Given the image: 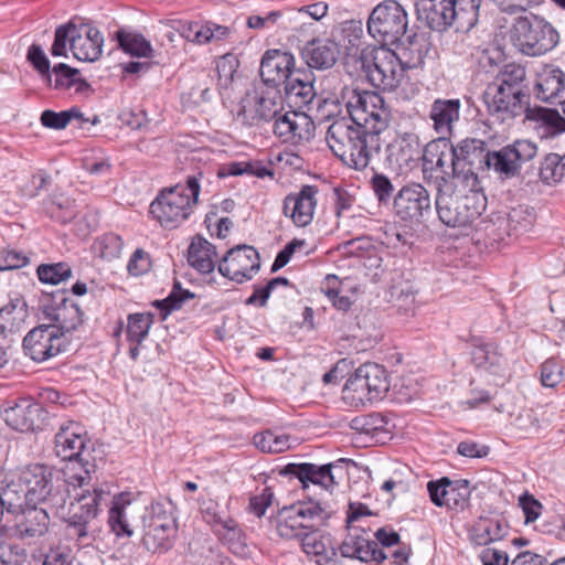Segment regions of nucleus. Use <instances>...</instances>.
Masks as SVG:
<instances>
[{
  "label": "nucleus",
  "instance_id": "nucleus-1",
  "mask_svg": "<svg viewBox=\"0 0 565 565\" xmlns=\"http://www.w3.org/2000/svg\"><path fill=\"white\" fill-rule=\"evenodd\" d=\"M326 140L331 151L343 163L355 170H364L370 163L372 153L380 151L385 139L375 131L342 117L329 126Z\"/></svg>",
  "mask_w": 565,
  "mask_h": 565
},
{
  "label": "nucleus",
  "instance_id": "nucleus-2",
  "mask_svg": "<svg viewBox=\"0 0 565 565\" xmlns=\"http://www.w3.org/2000/svg\"><path fill=\"white\" fill-rule=\"evenodd\" d=\"M530 96L524 90L513 88L489 86L484 93V102L489 113L498 120L504 122L512 120L523 114L530 120L542 121L546 125L550 134L555 135L565 130V120L557 111L546 108L531 109L529 106Z\"/></svg>",
  "mask_w": 565,
  "mask_h": 565
},
{
  "label": "nucleus",
  "instance_id": "nucleus-3",
  "mask_svg": "<svg viewBox=\"0 0 565 565\" xmlns=\"http://www.w3.org/2000/svg\"><path fill=\"white\" fill-rule=\"evenodd\" d=\"M11 493H20L26 505L49 504L52 509L64 508L66 495L54 480V471L43 463H31L20 469L15 482L9 484Z\"/></svg>",
  "mask_w": 565,
  "mask_h": 565
},
{
  "label": "nucleus",
  "instance_id": "nucleus-4",
  "mask_svg": "<svg viewBox=\"0 0 565 565\" xmlns=\"http://www.w3.org/2000/svg\"><path fill=\"white\" fill-rule=\"evenodd\" d=\"M74 490L77 487H73ZM79 492L74 494V501L70 507V515L66 520V534L75 540L78 545H89L94 540L93 521L100 511V507L106 501L109 492L102 486L89 482L88 486L78 487Z\"/></svg>",
  "mask_w": 565,
  "mask_h": 565
},
{
  "label": "nucleus",
  "instance_id": "nucleus-5",
  "mask_svg": "<svg viewBox=\"0 0 565 565\" xmlns=\"http://www.w3.org/2000/svg\"><path fill=\"white\" fill-rule=\"evenodd\" d=\"M201 177V172L198 175H190L185 185L177 184L162 190L150 204V214L153 218L169 228H174L186 220L192 206L198 203Z\"/></svg>",
  "mask_w": 565,
  "mask_h": 565
},
{
  "label": "nucleus",
  "instance_id": "nucleus-6",
  "mask_svg": "<svg viewBox=\"0 0 565 565\" xmlns=\"http://www.w3.org/2000/svg\"><path fill=\"white\" fill-rule=\"evenodd\" d=\"M54 451L62 460L76 461L83 469L79 473H67L64 483L81 488L89 484L96 465L90 461L86 435L78 423L67 422L60 426L55 435Z\"/></svg>",
  "mask_w": 565,
  "mask_h": 565
},
{
  "label": "nucleus",
  "instance_id": "nucleus-7",
  "mask_svg": "<svg viewBox=\"0 0 565 565\" xmlns=\"http://www.w3.org/2000/svg\"><path fill=\"white\" fill-rule=\"evenodd\" d=\"M343 100L349 119L382 137L387 129L391 113L379 93L347 88L343 92Z\"/></svg>",
  "mask_w": 565,
  "mask_h": 565
},
{
  "label": "nucleus",
  "instance_id": "nucleus-8",
  "mask_svg": "<svg viewBox=\"0 0 565 565\" xmlns=\"http://www.w3.org/2000/svg\"><path fill=\"white\" fill-rule=\"evenodd\" d=\"M362 68L370 83L382 90L393 92L404 76L405 50L402 55L382 45L362 55Z\"/></svg>",
  "mask_w": 565,
  "mask_h": 565
},
{
  "label": "nucleus",
  "instance_id": "nucleus-9",
  "mask_svg": "<svg viewBox=\"0 0 565 565\" xmlns=\"http://www.w3.org/2000/svg\"><path fill=\"white\" fill-rule=\"evenodd\" d=\"M512 39L519 50L529 56H541L558 43L556 29L537 15L519 17L512 29Z\"/></svg>",
  "mask_w": 565,
  "mask_h": 565
},
{
  "label": "nucleus",
  "instance_id": "nucleus-10",
  "mask_svg": "<svg viewBox=\"0 0 565 565\" xmlns=\"http://www.w3.org/2000/svg\"><path fill=\"white\" fill-rule=\"evenodd\" d=\"M388 390L386 371L376 363L360 365L344 385V399L352 406H364L380 399Z\"/></svg>",
  "mask_w": 565,
  "mask_h": 565
},
{
  "label": "nucleus",
  "instance_id": "nucleus-11",
  "mask_svg": "<svg viewBox=\"0 0 565 565\" xmlns=\"http://www.w3.org/2000/svg\"><path fill=\"white\" fill-rule=\"evenodd\" d=\"M326 519L327 512L320 503L299 502L282 508L275 520V525L279 536L300 540L307 531L319 530Z\"/></svg>",
  "mask_w": 565,
  "mask_h": 565
},
{
  "label": "nucleus",
  "instance_id": "nucleus-12",
  "mask_svg": "<svg viewBox=\"0 0 565 565\" xmlns=\"http://www.w3.org/2000/svg\"><path fill=\"white\" fill-rule=\"evenodd\" d=\"M450 188L444 184L436 190L435 206L439 220L448 227H462L471 224L486 210L487 199L480 195L462 200L451 194Z\"/></svg>",
  "mask_w": 565,
  "mask_h": 565
},
{
  "label": "nucleus",
  "instance_id": "nucleus-13",
  "mask_svg": "<svg viewBox=\"0 0 565 565\" xmlns=\"http://www.w3.org/2000/svg\"><path fill=\"white\" fill-rule=\"evenodd\" d=\"M284 110L281 90L257 84L253 93L242 100L237 119L245 126L255 127L269 122Z\"/></svg>",
  "mask_w": 565,
  "mask_h": 565
},
{
  "label": "nucleus",
  "instance_id": "nucleus-14",
  "mask_svg": "<svg viewBox=\"0 0 565 565\" xmlns=\"http://www.w3.org/2000/svg\"><path fill=\"white\" fill-rule=\"evenodd\" d=\"M408 25L405 9L395 0L377 4L367 20V31L382 45L396 44L406 33Z\"/></svg>",
  "mask_w": 565,
  "mask_h": 565
},
{
  "label": "nucleus",
  "instance_id": "nucleus-15",
  "mask_svg": "<svg viewBox=\"0 0 565 565\" xmlns=\"http://www.w3.org/2000/svg\"><path fill=\"white\" fill-rule=\"evenodd\" d=\"M45 318L52 321L50 327L57 330L62 338L83 323V312L78 305L66 297V292L57 291L43 303Z\"/></svg>",
  "mask_w": 565,
  "mask_h": 565
},
{
  "label": "nucleus",
  "instance_id": "nucleus-16",
  "mask_svg": "<svg viewBox=\"0 0 565 565\" xmlns=\"http://www.w3.org/2000/svg\"><path fill=\"white\" fill-rule=\"evenodd\" d=\"M259 268V254L248 245H238L230 249L218 265L220 274L237 284L250 280Z\"/></svg>",
  "mask_w": 565,
  "mask_h": 565
},
{
  "label": "nucleus",
  "instance_id": "nucleus-17",
  "mask_svg": "<svg viewBox=\"0 0 565 565\" xmlns=\"http://www.w3.org/2000/svg\"><path fill=\"white\" fill-rule=\"evenodd\" d=\"M64 345L65 341L57 334V330L46 324L33 328L23 339L25 355L35 362H43L57 355Z\"/></svg>",
  "mask_w": 565,
  "mask_h": 565
},
{
  "label": "nucleus",
  "instance_id": "nucleus-18",
  "mask_svg": "<svg viewBox=\"0 0 565 565\" xmlns=\"http://www.w3.org/2000/svg\"><path fill=\"white\" fill-rule=\"evenodd\" d=\"M428 191L418 183L403 186L394 199V210L404 221L420 222L430 212Z\"/></svg>",
  "mask_w": 565,
  "mask_h": 565
},
{
  "label": "nucleus",
  "instance_id": "nucleus-19",
  "mask_svg": "<svg viewBox=\"0 0 565 565\" xmlns=\"http://www.w3.org/2000/svg\"><path fill=\"white\" fill-rule=\"evenodd\" d=\"M295 56L287 51L268 50L260 61V83L268 88L280 89L294 73Z\"/></svg>",
  "mask_w": 565,
  "mask_h": 565
},
{
  "label": "nucleus",
  "instance_id": "nucleus-20",
  "mask_svg": "<svg viewBox=\"0 0 565 565\" xmlns=\"http://www.w3.org/2000/svg\"><path fill=\"white\" fill-rule=\"evenodd\" d=\"M456 153L454 146L447 139L430 143L424 153L425 170L430 169L433 183L436 190L441 184V178L447 181L457 171Z\"/></svg>",
  "mask_w": 565,
  "mask_h": 565
},
{
  "label": "nucleus",
  "instance_id": "nucleus-21",
  "mask_svg": "<svg viewBox=\"0 0 565 565\" xmlns=\"http://www.w3.org/2000/svg\"><path fill=\"white\" fill-rule=\"evenodd\" d=\"M2 417L12 429L26 433L41 428L46 412L40 403L22 398L14 405L4 408Z\"/></svg>",
  "mask_w": 565,
  "mask_h": 565
},
{
  "label": "nucleus",
  "instance_id": "nucleus-22",
  "mask_svg": "<svg viewBox=\"0 0 565 565\" xmlns=\"http://www.w3.org/2000/svg\"><path fill=\"white\" fill-rule=\"evenodd\" d=\"M71 51L75 58L84 62H95L103 53L104 36L102 32L88 24L72 22Z\"/></svg>",
  "mask_w": 565,
  "mask_h": 565
},
{
  "label": "nucleus",
  "instance_id": "nucleus-23",
  "mask_svg": "<svg viewBox=\"0 0 565 565\" xmlns=\"http://www.w3.org/2000/svg\"><path fill=\"white\" fill-rule=\"evenodd\" d=\"M273 120L274 134L284 142L298 143L311 137L313 122L302 113L281 111Z\"/></svg>",
  "mask_w": 565,
  "mask_h": 565
},
{
  "label": "nucleus",
  "instance_id": "nucleus-24",
  "mask_svg": "<svg viewBox=\"0 0 565 565\" xmlns=\"http://www.w3.org/2000/svg\"><path fill=\"white\" fill-rule=\"evenodd\" d=\"M318 189L313 185H303L298 193H290L284 200L282 212L290 217L296 226L305 227L313 218L317 205Z\"/></svg>",
  "mask_w": 565,
  "mask_h": 565
},
{
  "label": "nucleus",
  "instance_id": "nucleus-25",
  "mask_svg": "<svg viewBox=\"0 0 565 565\" xmlns=\"http://www.w3.org/2000/svg\"><path fill=\"white\" fill-rule=\"evenodd\" d=\"M420 153L419 138L415 132H398L385 147V162L391 168L402 169Z\"/></svg>",
  "mask_w": 565,
  "mask_h": 565
},
{
  "label": "nucleus",
  "instance_id": "nucleus-26",
  "mask_svg": "<svg viewBox=\"0 0 565 565\" xmlns=\"http://www.w3.org/2000/svg\"><path fill=\"white\" fill-rule=\"evenodd\" d=\"M535 96L544 103L559 104L562 109L565 103V73L553 66H545L536 76L534 85Z\"/></svg>",
  "mask_w": 565,
  "mask_h": 565
},
{
  "label": "nucleus",
  "instance_id": "nucleus-27",
  "mask_svg": "<svg viewBox=\"0 0 565 565\" xmlns=\"http://www.w3.org/2000/svg\"><path fill=\"white\" fill-rule=\"evenodd\" d=\"M315 82L316 76L310 68L297 67L284 85L285 94L297 106H307L317 95Z\"/></svg>",
  "mask_w": 565,
  "mask_h": 565
},
{
  "label": "nucleus",
  "instance_id": "nucleus-28",
  "mask_svg": "<svg viewBox=\"0 0 565 565\" xmlns=\"http://www.w3.org/2000/svg\"><path fill=\"white\" fill-rule=\"evenodd\" d=\"M415 7L418 19L425 21L431 30L443 31L455 26L450 0H416Z\"/></svg>",
  "mask_w": 565,
  "mask_h": 565
},
{
  "label": "nucleus",
  "instance_id": "nucleus-29",
  "mask_svg": "<svg viewBox=\"0 0 565 565\" xmlns=\"http://www.w3.org/2000/svg\"><path fill=\"white\" fill-rule=\"evenodd\" d=\"M461 103L459 99L437 98L433 102L429 110V118L433 121L434 130L441 139H447L454 130V125L460 118Z\"/></svg>",
  "mask_w": 565,
  "mask_h": 565
},
{
  "label": "nucleus",
  "instance_id": "nucleus-30",
  "mask_svg": "<svg viewBox=\"0 0 565 565\" xmlns=\"http://www.w3.org/2000/svg\"><path fill=\"white\" fill-rule=\"evenodd\" d=\"M339 46L331 40H312L301 50V57L308 68H331L339 56Z\"/></svg>",
  "mask_w": 565,
  "mask_h": 565
},
{
  "label": "nucleus",
  "instance_id": "nucleus-31",
  "mask_svg": "<svg viewBox=\"0 0 565 565\" xmlns=\"http://www.w3.org/2000/svg\"><path fill=\"white\" fill-rule=\"evenodd\" d=\"M288 469L290 473L299 479L303 489H308L311 483L320 487L322 490H329L335 483L331 472V463L322 466L313 463L290 465Z\"/></svg>",
  "mask_w": 565,
  "mask_h": 565
},
{
  "label": "nucleus",
  "instance_id": "nucleus-32",
  "mask_svg": "<svg viewBox=\"0 0 565 565\" xmlns=\"http://www.w3.org/2000/svg\"><path fill=\"white\" fill-rule=\"evenodd\" d=\"M189 562L192 565H231L215 544L207 536L200 535L189 543Z\"/></svg>",
  "mask_w": 565,
  "mask_h": 565
},
{
  "label": "nucleus",
  "instance_id": "nucleus-33",
  "mask_svg": "<svg viewBox=\"0 0 565 565\" xmlns=\"http://www.w3.org/2000/svg\"><path fill=\"white\" fill-rule=\"evenodd\" d=\"M444 184L450 188L449 192L451 194L462 198V200H468L471 196L477 195H480L482 199H487L482 192L477 173L470 169V167L468 169H457L448 181L441 178L439 189H443Z\"/></svg>",
  "mask_w": 565,
  "mask_h": 565
},
{
  "label": "nucleus",
  "instance_id": "nucleus-34",
  "mask_svg": "<svg viewBox=\"0 0 565 565\" xmlns=\"http://www.w3.org/2000/svg\"><path fill=\"white\" fill-rule=\"evenodd\" d=\"M231 33L232 31L228 26L214 22L190 23L182 29V36L199 45L225 41Z\"/></svg>",
  "mask_w": 565,
  "mask_h": 565
},
{
  "label": "nucleus",
  "instance_id": "nucleus-35",
  "mask_svg": "<svg viewBox=\"0 0 565 565\" xmlns=\"http://www.w3.org/2000/svg\"><path fill=\"white\" fill-rule=\"evenodd\" d=\"M28 306L23 298L15 297L0 308V333L4 337L19 332L28 319Z\"/></svg>",
  "mask_w": 565,
  "mask_h": 565
},
{
  "label": "nucleus",
  "instance_id": "nucleus-36",
  "mask_svg": "<svg viewBox=\"0 0 565 565\" xmlns=\"http://www.w3.org/2000/svg\"><path fill=\"white\" fill-rule=\"evenodd\" d=\"M472 362L478 369L493 375H505L507 361L495 344L476 345L472 350Z\"/></svg>",
  "mask_w": 565,
  "mask_h": 565
},
{
  "label": "nucleus",
  "instance_id": "nucleus-37",
  "mask_svg": "<svg viewBox=\"0 0 565 565\" xmlns=\"http://www.w3.org/2000/svg\"><path fill=\"white\" fill-rule=\"evenodd\" d=\"M142 545L151 553H166L174 544L178 526H142Z\"/></svg>",
  "mask_w": 565,
  "mask_h": 565
},
{
  "label": "nucleus",
  "instance_id": "nucleus-38",
  "mask_svg": "<svg viewBox=\"0 0 565 565\" xmlns=\"http://www.w3.org/2000/svg\"><path fill=\"white\" fill-rule=\"evenodd\" d=\"M216 249L205 238L198 236L194 238L188 250L189 264L202 274H209L215 267Z\"/></svg>",
  "mask_w": 565,
  "mask_h": 565
},
{
  "label": "nucleus",
  "instance_id": "nucleus-39",
  "mask_svg": "<svg viewBox=\"0 0 565 565\" xmlns=\"http://www.w3.org/2000/svg\"><path fill=\"white\" fill-rule=\"evenodd\" d=\"M49 525L50 516L46 509L29 505L17 527L22 537H40L47 532Z\"/></svg>",
  "mask_w": 565,
  "mask_h": 565
},
{
  "label": "nucleus",
  "instance_id": "nucleus-40",
  "mask_svg": "<svg viewBox=\"0 0 565 565\" xmlns=\"http://www.w3.org/2000/svg\"><path fill=\"white\" fill-rule=\"evenodd\" d=\"M136 511L130 501L125 500L124 494H119L113 501L109 510L108 523L117 536H131L134 531L129 521V514Z\"/></svg>",
  "mask_w": 565,
  "mask_h": 565
},
{
  "label": "nucleus",
  "instance_id": "nucleus-41",
  "mask_svg": "<svg viewBox=\"0 0 565 565\" xmlns=\"http://www.w3.org/2000/svg\"><path fill=\"white\" fill-rule=\"evenodd\" d=\"M456 163L458 169H472L476 163H484L487 153L484 143L477 139H465L454 146Z\"/></svg>",
  "mask_w": 565,
  "mask_h": 565
},
{
  "label": "nucleus",
  "instance_id": "nucleus-42",
  "mask_svg": "<svg viewBox=\"0 0 565 565\" xmlns=\"http://www.w3.org/2000/svg\"><path fill=\"white\" fill-rule=\"evenodd\" d=\"M220 527L215 534L228 547V550L236 555H245L247 553V544L245 534L239 527L238 523L232 518L226 520H216Z\"/></svg>",
  "mask_w": 565,
  "mask_h": 565
},
{
  "label": "nucleus",
  "instance_id": "nucleus-43",
  "mask_svg": "<svg viewBox=\"0 0 565 565\" xmlns=\"http://www.w3.org/2000/svg\"><path fill=\"white\" fill-rule=\"evenodd\" d=\"M481 2L482 0H450L454 7L451 17L455 18L457 31H469L477 24Z\"/></svg>",
  "mask_w": 565,
  "mask_h": 565
},
{
  "label": "nucleus",
  "instance_id": "nucleus-44",
  "mask_svg": "<svg viewBox=\"0 0 565 565\" xmlns=\"http://www.w3.org/2000/svg\"><path fill=\"white\" fill-rule=\"evenodd\" d=\"M565 178V153L563 156L550 152L543 157L539 168V179L542 183L553 186Z\"/></svg>",
  "mask_w": 565,
  "mask_h": 565
},
{
  "label": "nucleus",
  "instance_id": "nucleus-45",
  "mask_svg": "<svg viewBox=\"0 0 565 565\" xmlns=\"http://www.w3.org/2000/svg\"><path fill=\"white\" fill-rule=\"evenodd\" d=\"M292 15L296 13H289L288 9L270 11L264 15H250L247 19V25L250 29L264 30L277 28L280 30H291V20H295Z\"/></svg>",
  "mask_w": 565,
  "mask_h": 565
},
{
  "label": "nucleus",
  "instance_id": "nucleus-46",
  "mask_svg": "<svg viewBox=\"0 0 565 565\" xmlns=\"http://www.w3.org/2000/svg\"><path fill=\"white\" fill-rule=\"evenodd\" d=\"M178 526L172 513L171 502H151L145 508L142 515V526Z\"/></svg>",
  "mask_w": 565,
  "mask_h": 565
},
{
  "label": "nucleus",
  "instance_id": "nucleus-47",
  "mask_svg": "<svg viewBox=\"0 0 565 565\" xmlns=\"http://www.w3.org/2000/svg\"><path fill=\"white\" fill-rule=\"evenodd\" d=\"M301 546L306 554L319 557L317 563L328 565L332 557L328 556L329 537L318 533V530L307 531L301 537Z\"/></svg>",
  "mask_w": 565,
  "mask_h": 565
},
{
  "label": "nucleus",
  "instance_id": "nucleus-48",
  "mask_svg": "<svg viewBox=\"0 0 565 565\" xmlns=\"http://www.w3.org/2000/svg\"><path fill=\"white\" fill-rule=\"evenodd\" d=\"M253 441L259 450L268 454H280L291 448L289 435L273 430L255 434Z\"/></svg>",
  "mask_w": 565,
  "mask_h": 565
},
{
  "label": "nucleus",
  "instance_id": "nucleus-49",
  "mask_svg": "<svg viewBox=\"0 0 565 565\" xmlns=\"http://www.w3.org/2000/svg\"><path fill=\"white\" fill-rule=\"evenodd\" d=\"M507 525L499 520H484L473 527L472 540L477 545H488L504 537Z\"/></svg>",
  "mask_w": 565,
  "mask_h": 565
},
{
  "label": "nucleus",
  "instance_id": "nucleus-50",
  "mask_svg": "<svg viewBox=\"0 0 565 565\" xmlns=\"http://www.w3.org/2000/svg\"><path fill=\"white\" fill-rule=\"evenodd\" d=\"M152 312L131 313L128 316L127 338L131 343L140 344L153 323Z\"/></svg>",
  "mask_w": 565,
  "mask_h": 565
},
{
  "label": "nucleus",
  "instance_id": "nucleus-51",
  "mask_svg": "<svg viewBox=\"0 0 565 565\" xmlns=\"http://www.w3.org/2000/svg\"><path fill=\"white\" fill-rule=\"evenodd\" d=\"M40 119L44 127L55 130L64 129L73 119L87 121L83 113L76 107L60 113L47 109L41 114Z\"/></svg>",
  "mask_w": 565,
  "mask_h": 565
},
{
  "label": "nucleus",
  "instance_id": "nucleus-52",
  "mask_svg": "<svg viewBox=\"0 0 565 565\" xmlns=\"http://www.w3.org/2000/svg\"><path fill=\"white\" fill-rule=\"evenodd\" d=\"M119 46L134 56L147 57L150 56L152 47L150 43L140 34L127 33L118 31L116 33Z\"/></svg>",
  "mask_w": 565,
  "mask_h": 565
},
{
  "label": "nucleus",
  "instance_id": "nucleus-53",
  "mask_svg": "<svg viewBox=\"0 0 565 565\" xmlns=\"http://www.w3.org/2000/svg\"><path fill=\"white\" fill-rule=\"evenodd\" d=\"M341 250L344 255L363 259L364 264H380L381 262L375 248L370 241L364 238H356L344 243L341 246Z\"/></svg>",
  "mask_w": 565,
  "mask_h": 565
},
{
  "label": "nucleus",
  "instance_id": "nucleus-54",
  "mask_svg": "<svg viewBox=\"0 0 565 565\" xmlns=\"http://www.w3.org/2000/svg\"><path fill=\"white\" fill-rule=\"evenodd\" d=\"M525 68L519 64H508L497 76L494 83L490 86L513 88V90H524L522 83L525 79Z\"/></svg>",
  "mask_w": 565,
  "mask_h": 565
},
{
  "label": "nucleus",
  "instance_id": "nucleus-55",
  "mask_svg": "<svg viewBox=\"0 0 565 565\" xmlns=\"http://www.w3.org/2000/svg\"><path fill=\"white\" fill-rule=\"evenodd\" d=\"M193 298L194 294L190 290L182 289L181 284L174 281L170 295L162 300L153 301L152 305L162 311V319H166L171 311L180 309L185 300Z\"/></svg>",
  "mask_w": 565,
  "mask_h": 565
},
{
  "label": "nucleus",
  "instance_id": "nucleus-56",
  "mask_svg": "<svg viewBox=\"0 0 565 565\" xmlns=\"http://www.w3.org/2000/svg\"><path fill=\"white\" fill-rule=\"evenodd\" d=\"M484 163L505 177H513L520 168L516 161L512 158L508 146L502 148L500 151L493 153L488 152Z\"/></svg>",
  "mask_w": 565,
  "mask_h": 565
},
{
  "label": "nucleus",
  "instance_id": "nucleus-57",
  "mask_svg": "<svg viewBox=\"0 0 565 565\" xmlns=\"http://www.w3.org/2000/svg\"><path fill=\"white\" fill-rule=\"evenodd\" d=\"M288 11L289 13H296V15H292L295 20H291V30H300L309 19L313 21L322 19L328 12V4L320 1L299 9H288Z\"/></svg>",
  "mask_w": 565,
  "mask_h": 565
},
{
  "label": "nucleus",
  "instance_id": "nucleus-58",
  "mask_svg": "<svg viewBox=\"0 0 565 565\" xmlns=\"http://www.w3.org/2000/svg\"><path fill=\"white\" fill-rule=\"evenodd\" d=\"M36 273L42 282L51 285H57L72 276V269L65 263L42 264Z\"/></svg>",
  "mask_w": 565,
  "mask_h": 565
},
{
  "label": "nucleus",
  "instance_id": "nucleus-59",
  "mask_svg": "<svg viewBox=\"0 0 565 565\" xmlns=\"http://www.w3.org/2000/svg\"><path fill=\"white\" fill-rule=\"evenodd\" d=\"M445 507L450 509H463L470 498L469 481L457 480L450 482Z\"/></svg>",
  "mask_w": 565,
  "mask_h": 565
},
{
  "label": "nucleus",
  "instance_id": "nucleus-60",
  "mask_svg": "<svg viewBox=\"0 0 565 565\" xmlns=\"http://www.w3.org/2000/svg\"><path fill=\"white\" fill-rule=\"evenodd\" d=\"M362 544L356 546V552L350 558H356L361 562H375L383 563L386 559V554L377 547V543L370 541L365 536L362 537Z\"/></svg>",
  "mask_w": 565,
  "mask_h": 565
},
{
  "label": "nucleus",
  "instance_id": "nucleus-61",
  "mask_svg": "<svg viewBox=\"0 0 565 565\" xmlns=\"http://www.w3.org/2000/svg\"><path fill=\"white\" fill-rule=\"evenodd\" d=\"M362 544L356 546V552L350 558H356L361 562H375L383 563L386 559V554L377 547V543L370 541L365 536L362 537Z\"/></svg>",
  "mask_w": 565,
  "mask_h": 565
},
{
  "label": "nucleus",
  "instance_id": "nucleus-62",
  "mask_svg": "<svg viewBox=\"0 0 565 565\" xmlns=\"http://www.w3.org/2000/svg\"><path fill=\"white\" fill-rule=\"evenodd\" d=\"M564 377V366L555 359H548L541 365V383L545 387L557 386Z\"/></svg>",
  "mask_w": 565,
  "mask_h": 565
},
{
  "label": "nucleus",
  "instance_id": "nucleus-63",
  "mask_svg": "<svg viewBox=\"0 0 565 565\" xmlns=\"http://www.w3.org/2000/svg\"><path fill=\"white\" fill-rule=\"evenodd\" d=\"M239 62L233 54H225L216 62V72L218 83L222 87H227L234 79Z\"/></svg>",
  "mask_w": 565,
  "mask_h": 565
},
{
  "label": "nucleus",
  "instance_id": "nucleus-64",
  "mask_svg": "<svg viewBox=\"0 0 565 565\" xmlns=\"http://www.w3.org/2000/svg\"><path fill=\"white\" fill-rule=\"evenodd\" d=\"M28 61L41 74L47 84L52 83L50 61L39 44H32L28 50Z\"/></svg>",
  "mask_w": 565,
  "mask_h": 565
}]
</instances>
